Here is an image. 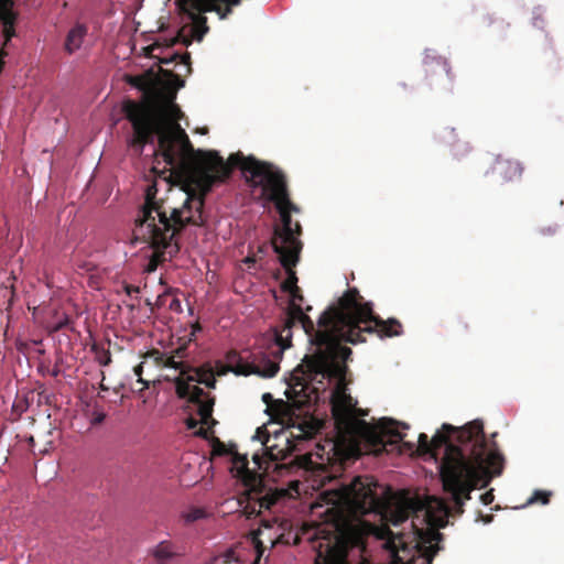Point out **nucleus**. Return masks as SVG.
<instances>
[{
  "label": "nucleus",
  "mask_w": 564,
  "mask_h": 564,
  "mask_svg": "<svg viewBox=\"0 0 564 564\" xmlns=\"http://www.w3.org/2000/svg\"><path fill=\"white\" fill-rule=\"evenodd\" d=\"M344 310H357V319L345 315H337L332 310L319 322L323 327L317 335V354L306 355L294 369L292 380L294 387L304 390L307 382L323 379L337 380L332 393V415L335 421L337 442L339 448L348 443L346 456L359 454V442H364L367 449L376 455L391 452L403 443L409 449L413 443L404 442L405 434L400 432L398 423L391 419H382L377 424H369L356 417L357 401L347 393L346 375L347 360L351 355L349 347L343 341L358 344L366 341V335H378L380 338L394 337L402 334V324L397 318L382 319L373 312V304L365 302L360 293L349 292L341 301Z\"/></svg>",
  "instance_id": "f257e3e1"
},
{
  "label": "nucleus",
  "mask_w": 564,
  "mask_h": 564,
  "mask_svg": "<svg viewBox=\"0 0 564 564\" xmlns=\"http://www.w3.org/2000/svg\"><path fill=\"white\" fill-rule=\"evenodd\" d=\"M379 485L371 476H357L344 488V497L354 511L359 514L381 512L393 525L412 519V540L405 533H394L389 525L373 528L378 540L384 541L383 547L390 552L393 564H433L440 551L438 542L443 534L438 531L447 524V518L457 516L455 509L442 499L421 500L419 497L403 496L397 503L386 507L387 502L378 494Z\"/></svg>",
  "instance_id": "f03ea898"
},
{
  "label": "nucleus",
  "mask_w": 564,
  "mask_h": 564,
  "mask_svg": "<svg viewBox=\"0 0 564 564\" xmlns=\"http://www.w3.org/2000/svg\"><path fill=\"white\" fill-rule=\"evenodd\" d=\"M175 94H162L152 88L143 91L140 101L127 100L122 110L130 121L133 134L129 140L130 148L141 155L147 144H153L156 163L181 162L183 169L192 174L200 184L208 188L212 177L207 171L218 169L220 176H230L231 169L217 151L195 150L185 130L177 120L183 116L181 108L174 104Z\"/></svg>",
  "instance_id": "7ed1b4c3"
},
{
  "label": "nucleus",
  "mask_w": 564,
  "mask_h": 564,
  "mask_svg": "<svg viewBox=\"0 0 564 564\" xmlns=\"http://www.w3.org/2000/svg\"><path fill=\"white\" fill-rule=\"evenodd\" d=\"M445 447L440 466L444 490L449 495L456 514L464 512V505L478 485L487 486L500 476L505 467V457L495 441L488 443L484 424L475 420L463 427L444 423L431 438V455Z\"/></svg>",
  "instance_id": "20e7f679"
},
{
  "label": "nucleus",
  "mask_w": 564,
  "mask_h": 564,
  "mask_svg": "<svg viewBox=\"0 0 564 564\" xmlns=\"http://www.w3.org/2000/svg\"><path fill=\"white\" fill-rule=\"evenodd\" d=\"M170 166L180 182L183 183L185 199L181 206H174L169 196L158 197L156 182L147 186L144 203L134 220L133 235L135 237L151 238L154 228L164 229L165 232H182L187 226H204L205 196L217 183H223L230 176H220L221 171L212 169L207 174L212 177L210 186L205 188L192 174L187 173L181 162L165 163Z\"/></svg>",
  "instance_id": "39448f33"
},
{
  "label": "nucleus",
  "mask_w": 564,
  "mask_h": 564,
  "mask_svg": "<svg viewBox=\"0 0 564 564\" xmlns=\"http://www.w3.org/2000/svg\"><path fill=\"white\" fill-rule=\"evenodd\" d=\"M144 358L152 359L159 367L180 370V376L174 380L178 398L187 399L188 402L197 406V414L200 416L203 425L210 427L217 424V421L213 417L215 398L198 386L192 384V382H197L210 389L216 387L215 373L209 364H205L198 368H192L183 361L174 360V356H166L158 349L149 350L144 355Z\"/></svg>",
  "instance_id": "423d86ee"
},
{
  "label": "nucleus",
  "mask_w": 564,
  "mask_h": 564,
  "mask_svg": "<svg viewBox=\"0 0 564 564\" xmlns=\"http://www.w3.org/2000/svg\"><path fill=\"white\" fill-rule=\"evenodd\" d=\"M231 455V471L236 473L235 477L239 478L245 486L243 492L238 498V505L247 518L257 517L262 510H270L285 496L284 490L268 487L263 475L249 469L246 455L238 452H232Z\"/></svg>",
  "instance_id": "0eeeda50"
},
{
  "label": "nucleus",
  "mask_w": 564,
  "mask_h": 564,
  "mask_svg": "<svg viewBox=\"0 0 564 564\" xmlns=\"http://www.w3.org/2000/svg\"><path fill=\"white\" fill-rule=\"evenodd\" d=\"M308 541L316 552L314 564H346L349 538L341 516L329 508L326 519L307 531Z\"/></svg>",
  "instance_id": "6e6552de"
},
{
  "label": "nucleus",
  "mask_w": 564,
  "mask_h": 564,
  "mask_svg": "<svg viewBox=\"0 0 564 564\" xmlns=\"http://www.w3.org/2000/svg\"><path fill=\"white\" fill-rule=\"evenodd\" d=\"M232 170L239 167L249 177L247 182L252 187L262 189L261 196L273 204L290 198L286 176L272 163L260 161L254 156H245L242 153H232L226 162Z\"/></svg>",
  "instance_id": "1a4fd4ad"
},
{
  "label": "nucleus",
  "mask_w": 564,
  "mask_h": 564,
  "mask_svg": "<svg viewBox=\"0 0 564 564\" xmlns=\"http://www.w3.org/2000/svg\"><path fill=\"white\" fill-rule=\"evenodd\" d=\"M351 291H356L359 293L357 288H349L337 301L336 304H333L328 306L319 316L317 321V325L314 324V322L311 319L310 316L304 314L301 305L299 304H292L289 306L285 321L281 327V329H276L274 333V350H271V355L274 357L272 361H276L279 364V360L282 358L283 351L291 347V340H292V328L296 325H300L305 334L311 338V343L315 346V351L313 354H317V335L322 330L323 327L319 326V322L322 318L332 310H334L337 315H345L351 317V319H357L358 312L357 310H344L341 306L343 299Z\"/></svg>",
  "instance_id": "9d476101"
},
{
  "label": "nucleus",
  "mask_w": 564,
  "mask_h": 564,
  "mask_svg": "<svg viewBox=\"0 0 564 564\" xmlns=\"http://www.w3.org/2000/svg\"><path fill=\"white\" fill-rule=\"evenodd\" d=\"M240 2L241 0H177L178 9L192 22L189 26L191 37L184 35L185 28H183L172 40L171 45L178 42L189 45L193 37L200 41L209 31L205 13L215 12L219 19L224 20L232 13V8L239 6Z\"/></svg>",
  "instance_id": "9b49d317"
},
{
  "label": "nucleus",
  "mask_w": 564,
  "mask_h": 564,
  "mask_svg": "<svg viewBox=\"0 0 564 564\" xmlns=\"http://www.w3.org/2000/svg\"><path fill=\"white\" fill-rule=\"evenodd\" d=\"M274 205L280 214L282 227H276L274 229V234L271 239L273 250L275 251V246L278 249L282 250H302V242L296 238V235H301L302 227L300 223L296 221L293 228L291 218V213H297L300 212V208L293 204L290 198L278 202Z\"/></svg>",
  "instance_id": "f8f14e48"
},
{
  "label": "nucleus",
  "mask_w": 564,
  "mask_h": 564,
  "mask_svg": "<svg viewBox=\"0 0 564 564\" xmlns=\"http://www.w3.org/2000/svg\"><path fill=\"white\" fill-rule=\"evenodd\" d=\"M180 234L165 232L164 229L154 228L153 237L151 238L135 237L133 235L134 240L149 243L152 249L149 261L144 267L145 272H154L162 262L166 261L167 258H173L180 251L178 242L175 239Z\"/></svg>",
  "instance_id": "ddd939ff"
},
{
  "label": "nucleus",
  "mask_w": 564,
  "mask_h": 564,
  "mask_svg": "<svg viewBox=\"0 0 564 564\" xmlns=\"http://www.w3.org/2000/svg\"><path fill=\"white\" fill-rule=\"evenodd\" d=\"M226 361L228 364L227 371H231L239 376H248L257 373L261 377H274L280 367L276 361H272L268 356L262 355L258 364H249L243 361L242 357L236 350H230L226 354ZM226 373V370L218 372V376Z\"/></svg>",
  "instance_id": "4468645a"
},
{
  "label": "nucleus",
  "mask_w": 564,
  "mask_h": 564,
  "mask_svg": "<svg viewBox=\"0 0 564 564\" xmlns=\"http://www.w3.org/2000/svg\"><path fill=\"white\" fill-rule=\"evenodd\" d=\"M305 402H308V400H292V403L278 400L274 401V404L271 405L270 409L282 424H286L291 427H297L303 435L308 436L313 433L311 423L307 421L299 422V416L295 415V410L293 409V405H296V408L300 409Z\"/></svg>",
  "instance_id": "2eb2a0df"
},
{
  "label": "nucleus",
  "mask_w": 564,
  "mask_h": 564,
  "mask_svg": "<svg viewBox=\"0 0 564 564\" xmlns=\"http://www.w3.org/2000/svg\"><path fill=\"white\" fill-rule=\"evenodd\" d=\"M274 252L279 256L280 263L285 269V272L288 274L286 279L281 284L282 291L289 292L292 290L293 292H297V276L294 271V267L297 264L300 260L301 250H282L278 249V247L275 246Z\"/></svg>",
  "instance_id": "dca6fc26"
},
{
  "label": "nucleus",
  "mask_w": 564,
  "mask_h": 564,
  "mask_svg": "<svg viewBox=\"0 0 564 564\" xmlns=\"http://www.w3.org/2000/svg\"><path fill=\"white\" fill-rule=\"evenodd\" d=\"M494 172L503 181L519 180L523 173V166L519 161L498 156L494 164Z\"/></svg>",
  "instance_id": "f3484780"
},
{
  "label": "nucleus",
  "mask_w": 564,
  "mask_h": 564,
  "mask_svg": "<svg viewBox=\"0 0 564 564\" xmlns=\"http://www.w3.org/2000/svg\"><path fill=\"white\" fill-rule=\"evenodd\" d=\"M88 33V28L83 23H76L69 29L64 42V51L72 55L77 52Z\"/></svg>",
  "instance_id": "a211bd4d"
},
{
  "label": "nucleus",
  "mask_w": 564,
  "mask_h": 564,
  "mask_svg": "<svg viewBox=\"0 0 564 564\" xmlns=\"http://www.w3.org/2000/svg\"><path fill=\"white\" fill-rule=\"evenodd\" d=\"M178 554L177 546L171 541H162L151 550L156 564H169Z\"/></svg>",
  "instance_id": "6ab92c4d"
},
{
  "label": "nucleus",
  "mask_w": 564,
  "mask_h": 564,
  "mask_svg": "<svg viewBox=\"0 0 564 564\" xmlns=\"http://www.w3.org/2000/svg\"><path fill=\"white\" fill-rule=\"evenodd\" d=\"M7 2L8 0H0V21L3 26L11 29L15 23L17 15L10 8H8Z\"/></svg>",
  "instance_id": "aec40b11"
},
{
  "label": "nucleus",
  "mask_w": 564,
  "mask_h": 564,
  "mask_svg": "<svg viewBox=\"0 0 564 564\" xmlns=\"http://www.w3.org/2000/svg\"><path fill=\"white\" fill-rule=\"evenodd\" d=\"M91 350L95 352V359L100 366H108L111 362V354L108 349L99 346L98 344H94Z\"/></svg>",
  "instance_id": "412c9836"
},
{
  "label": "nucleus",
  "mask_w": 564,
  "mask_h": 564,
  "mask_svg": "<svg viewBox=\"0 0 564 564\" xmlns=\"http://www.w3.org/2000/svg\"><path fill=\"white\" fill-rule=\"evenodd\" d=\"M551 492L550 491H543V490H535L531 498L528 500L529 505L532 503H541V505H547L550 502Z\"/></svg>",
  "instance_id": "4be33fe9"
},
{
  "label": "nucleus",
  "mask_w": 564,
  "mask_h": 564,
  "mask_svg": "<svg viewBox=\"0 0 564 564\" xmlns=\"http://www.w3.org/2000/svg\"><path fill=\"white\" fill-rule=\"evenodd\" d=\"M417 451L420 454H431V440L424 433H421L417 438Z\"/></svg>",
  "instance_id": "5701e85b"
},
{
  "label": "nucleus",
  "mask_w": 564,
  "mask_h": 564,
  "mask_svg": "<svg viewBox=\"0 0 564 564\" xmlns=\"http://www.w3.org/2000/svg\"><path fill=\"white\" fill-rule=\"evenodd\" d=\"M259 535H260V530L252 532V543L254 545L256 553H257V558H256L254 564H258L260 562V558L265 550L263 543L259 539Z\"/></svg>",
  "instance_id": "b1692460"
},
{
  "label": "nucleus",
  "mask_w": 564,
  "mask_h": 564,
  "mask_svg": "<svg viewBox=\"0 0 564 564\" xmlns=\"http://www.w3.org/2000/svg\"><path fill=\"white\" fill-rule=\"evenodd\" d=\"M206 516V512L200 508H192L184 514V519L187 523L195 522L199 519H203Z\"/></svg>",
  "instance_id": "393cba45"
},
{
  "label": "nucleus",
  "mask_w": 564,
  "mask_h": 564,
  "mask_svg": "<svg viewBox=\"0 0 564 564\" xmlns=\"http://www.w3.org/2000/svg\"><path fill=\"white\" fill-rule=\"evenodd\" d=\"M232 452L229 451L226 445L220 442L218 438H216L214 441V444H213V454L214 455H218V456H221V455H227V454H231Z\"/></svg>",
  "instance_id": "a878e982"
},
{
  "label": "nucleus",
  "mask_w": 564,
  "mask_h": 564,
  "mask_svg": "<svg viewBox=\"0 0 564 564\" xmlns=\"http://www.w3.org/2000/svg\"><path fill=\"white\" fill-rule=\"evenodd\" d=\"M267 249H268L267 245H261L258 248L257 254L247 257L245 262L248 264V267L250 268L251 267L250 264L256 263L257 257L259 256L261 258L265 253Z\"/></svg>",
  "instance_id": "bb28decb"
},
{
  "label": "nucleus",
  "mask_w": 564,
  "mask_h": 564,
  "mask_svg": "<svg viewBox=\"0 0 564 564\" xmlns=\"http://www.w3.org/2000/svg\"><path fill=\"white\" fill-rule=\"evenodd\" d=\"M268 455H269L270 459L274 460V462L280 460V459H284L286 457V455H285L283 449H280V451H278L275 453L272 447H270L268 449Z\"/></svg>",
  "instance_id": "cd10ccee"
},
{
  "label": "nucleus",
  "mask_w": 564,
  "mask_h": 564,
  "mask_svg": "<svg viewBox=\"0 0 564 564\" xmlns=\"http://www.w3.org/2000/svg\"><path fill=\"white\" fill-rule=\"evenodd\" d=\"M142 372H143V362L139 364L135 368H134V373L135 376L138 377V382L142 383L143 384V388L142 389H145V388H149V382L148 381H144L142 379Z\"/></svg>",
  "instance_id": "c85d7f7f"
},
{
  "label": "nucleus",
  "mask_w": 564,
  "mask_h": 564,
  "mask_svg": "<svg viewBox=\"0 0 564 564\" xmlns=\"http://www.w3.org/2000/svg\"><path fill=\"white\" fill-rule=\"evenodd\" d=\"M176 58H180V59H181V62H182V63H184V64H189V59H191L189 54H185V55L175 54V55L173 56V58H171V59H169V58H163V59H161V63H163V64H169V63H171L173 59H176Z\"/></svg>",
  "instance_id": "c756f323"
},
{
  "label": "nucleus",
  "mask_w": 564,
  "mask_h": 564,
  "mask_svg": "<svg viewBox=\"0 0 564 564\" xmlns=\"http://www.w3.org/2000/svg\"><path fill=\"white\" fill-rule=\"evenodd\" d=\"M186 350H187V345L184 344L180 347H177L175 350H173V354L171 356H174V359L175 358H184L186 357Z\"/></svg>",
  "instance_id": "7c9ffc66"
},
{
  "label": "nucleus",
  "mask_w": 564,
  "mask_h": 564,
  "mask_svg": "<svg viewBox=\"0 0 564 564\" xmlns=\"http://www.w3.org/2000/svg\"><path fill=\"white\" fill-rule=\"evenodd\" d=\"M169 308L174 312H182V304L177 297H173L169 304Z\"/></svg>",
  "instance_id": "2f4dec72"
},
{
  "label": "nucleus",
  "mask_w": 564,
  "mask_h": 564,
  "mask_svg": "<svg viewBox=\"0 0 564 564\" xmlns=\"http://www.w3.org/2000/svg\"><path fill=\"white\" fill-rule=\"evenodd\" d=\"M480 499H481V502H482L484 505H486V506L490 505V503L494 501V499H495V496H494V494H492V490H489V491H487V492L482 494V495L480 496Z\"/></svg>",
  "instance_id": "473e14b6"
},
{
  "label": "nucleus",
  "mask_w": 564,
  "mask_h": 564,
  "mask_svg": "<svg viewBox=\"0 0 564 564\" xmlns=\"http://www.w3.org/2000/svg\"><path fill=\"white\" fill-rule=\"evenodd\" d=\"M2 32H3L6 43L9 42L15 35L14 25H12L11 29L3 26Z\"/></svg>",
  "instance_id": "72a5a7b5"
},
{
  "label": "nucleus",
  "mask_w": 564,
  "mask_h": 564,
  "mask_svg": "<svg viewBox=\"0 0 564 564\" xmlns=\"http://www.w3.org/2000/svg\"><path fill=\"white\" fill-rule=\"evenodd\" d=\"M127 295L132 296L133 294H138L140 292V288L131 284H124L123 286Z\"/></svg>",
  "instance_id": "f704fd0d"
},
{
  "label": "nucleus",
  "mask_w": 564,
  "mask_h": 564,
  "mask_svg": "<svg viewBox=\"0 0 564 564\" xmlns=\"http://www.w3.org/2000/svg\"><path fill=\"white\" fill-rule=\"evenodd\" d=\"M288 293H289V294L291 295V297H292V302H291L290 306H291L292 304H296V303H295V301H302V300H303V295H302V293H301V289H300V288H299V291H297V292H295V291L293 292V291L291 290V291H289Z\"/></svg>",
  "instance_id": "c9c22d12"
},
{
  "label": "nucleus",
  "mask_w": 564,
  "mask_h": 564,
  "mask_svg": "<svg viewBox=\"0 0 564 564\" xmlns=\"http://www.w3.org/2000/svg\"><path fill=\"white\" fill-rule=\"evenodd\" d=\"M440 65H442L443 69L446 72L447 76L452 78V72L448 63L445 59L440 58L437 62Z\"/></svg>",
  "instance_id": "e433bc0d"
},
{
  "label": "nucleus",
  "mask_w": 564,
  "mask_h": 564,
  "mask_svg": "<svg viewBox=\"0 0 564 564\" xmlns=\"http://www.w3.org/2000/svg\"><path fill=\"white\" fill-rule=\"evenodd\" d=\"M202 330V326L198 322H196L193 326H192V332H191V337H189V340H193L195 338V335L197 332H200Z\"/></svg>",
  "instance_id": "4c0bfd02"
},
{
  "label": "nucleus",
  "mask_w": 564,
  "mask_h": 564,
  "mask_svg": "<svg viewBox=\"0 0 564 564\" xmlns=\"http://www.w3.org/2000/svg\"><path fill=\"white\" fill-rule=\"evenodd\" d=\"M167 296H169V293H167V292H165V293H163V294L159 295V296H158V299H156V305H158V306L164 305L165 299H166Z\"/></svg>",
  "instance_id": "58836bf2"
},
{
  "label": "nucleus",
  "mask_w": 564,
  "mask_h": 564,
  "mask_svg": "<svg viewBox=\"0 0 564 564\" xmlns=\"http://www.w3.org/2000/svg\"><path fill=\"white\" fill-rule=\"evenodd\" d=\"M82 269H85L86 271H93L95 269V265L93 263H83L78 265Z\"/></svg>",
  "instance_id": "ea45409f"
},
{
  "label": "nucleus",
  "mask_w": 564,
  "mask_h": 564,
  "mask_svg": "<svg viewBox=\"0 0 564 564\" xmlns=\"http://www.w3.org/2000/svg\"><path fill=\"white\" fill-rule=\"evenodd\" d=\"M262 400H263V402H265L269 406H270V402H272V401H273L272 395H271L270 393H264V394L262 395Z\"/></svg>",
  "instance_id": "a19ab883"
},
{
  "label": "nucleus",
  "mask_w": 564,
  "mask_h": 564,
  "mask_svg": "<svg viewBox=\"0 0 564 564\" xmlns=\"http://www.w3.org/2000/svg\"><path fill=\"white\" fill-rule=\"evenodd\" d=\"M198 436L203 437V438H207L208 437V431L206 429H199L196 433Z\"/></svg>",
  "instance_id": "79ce46f5"
},
{
  "label": "nucleus",
  "mask_w": 564,
  "mask_h": 564,
  "mask_svg": "<svg viewBox=\"0 0 564 564\" xmlns=\"http://www.w3.org/2000/svg\"><path fill=\"white\" fill-rule=\"evenodd\" d=\"M7 53L2 50L0 51V73L2 72V68H3V65H4V62H3V57Z\"/></svg>",
  "instance_id": "37998d69"
},
{
  "label": "nucleus",
  "mask_w": 564,
  "mask_h": 564,
  "mask_svg": "<svg viewBox=\"0 0 564 564\" xmlns=\"http://www.w3.org/2000/svg\"><path fill=\"white\" fill-rule=\"evenodd\" d=\"M106 415L104 413L98 414L95 419V423H101L105 420Z\"/></svg>",
  "instance_id": "c03bdc74"
},
{
  "label": "nucleus",
  "mask_w": 564,
  "mask_h": 564,
  "mask_svg": "<svg viewBox=\"0 0 564 564\" xmlns=\"http://www.w3.org/2000/svg\"><path fill=\"white\" fill-rule=\"evenodd\" d=\"M187 425L189 429H194L197 425V421L194 419H189Z\"/></svg>",
  "instance_id": "a18cd8bd"
},
{
  "label": "nucleus",
  "mask_w": 564,
  "mask_h": 564,
  "mask_svg": "<svg viewBox=\"0 0 564 564\" xmlns=\"http://www.w3.org/2000/svg\"><path fill=\"white\" fill-rule=\"evenodd\" d=\"M275 468H278L280 470H282V469L289 470L290 469V467L286 464H276Z\"/></svg>",
  "instance_id": "49530a36"
},
{
  "label": "nucleus",
  "mask_w": 564,
  "mask_h": 564,
  "mask_svg": "<svg viewBox=\"0 0 564 564\" xmlns=\"http://www.w3.org/2000/svg\"><path fill=\"white\" fill-rule=\"evenodd\" d=\"M51 375H52L53 377H57V376L59 375V368H58V367H55V368L52 370Z\"/></svg>",
  "instance_id": "de8ad7c7"
},
{
  "label": "nucleus",
  "mask_w": 564,
  "mask_h": 564,
  "mask_svg": "<svg viewBox=\"0 0 564 564\" xmlns=\"http://www.w3.org/2000/svg\"><path fill=\"white\" fill-rule=\"evenodd\" d=\"M253 459H254V462H256L257 464H259V457H258L257 455H256V456H253Z\"/></svg>",
  "instance_id": "09e8293b"
},
{
  "label": "nucleus",
  "mask_w": 564,
  "mask_h": 564,
  "mask_svg": "<svg viewBox=\"0 0 564 564\" xmlns=\"http://www.w3.org/2000/svg\"><path fill=\"white\" fill-rule=\"evenodd\" d=\"M135 85L138 86V88L144 89L142 85L137 84V83H135Z\"/></svg>",
  "instance_id": "8fccbe9b"
}]
</instances>
